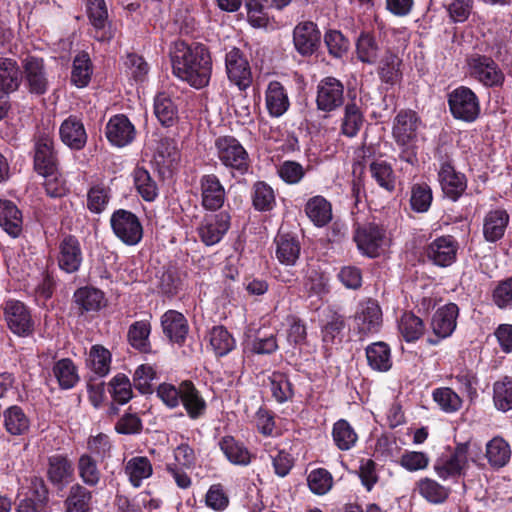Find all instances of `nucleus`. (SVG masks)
Masks as SVG:
<instances>
[{"label":"nucleus","instance_id":"nucleus-1","mask_svg":"<svg viewBox=\"0 0 512 512\" xmlns=\"http://www.w3.org/2000/svg\"><path fill=\"white\" fill-rule=\"evenodd\" d=\"M171 62L174 75L190 86L200 89L208 85L212 61L205 46L188 45L184 41H176L171 50Z\"/></svg>","mask_w":512,"mask_h":512},{"label":"nucleus","instance_id":"nucleus-2","mask_svg":"<svg viewBox=\"0 0 512 512\" xmlns=\"http://www.w3.org/2000/svg\"><path fill=\"white\" fill-rule=\"evenodd\" d=\"M470 460L480 465L479 458L471 455V445L468 442L458 443L454 450L439 456L434 463V472L442 480L457 479L466 474Z\"/></svg>","mask_w":512,"mask_h":512},{"label":"nucleus","instance_id":"nucleus-3","mask_svg":"<svg viewBox=\"0 0 512 512\" xmlns=\"http://www.w3.org/2000/svg\"><path fill=\"white\" fill-rule=\"evenodd\" d=\"M215 155L221 164L232 173L244 175L250 166L249 154L233 136H219L214 142Z\"/></svg>","mask_w":512,"mask_h":512},{"label":"nucleus","instance_id":"nucleus-4","mask_svg":"<svg viewBox=\"0 0 512 512\" xmlns=\"http://www.w3.org/2000/svg\"><path fill=\"white\" fill-rule=\"evenodd\" d=\"M418 128V118L412 111H401L397 114L393 124V137L402 147L400 159L413 165L417 162L414 141Z\"/></svg>","mask_w":512,"mask_h":512},{"label":"nucleus","instance_id":"nucleus-5","mask_svg":"<svg viewBox=\"0 0 512 512\" xmlns=\"http://www.w3.org/2000/svg\"><path fill=\"white\" fill-rule=\"evenodd\" d=\"M110 225L115 236L126 245L134 246L143 237V227L139 218L128 210L114 211L110 217Z\"/></svg>","mask_w":512,"mask_h":512},{"label":"nucleus","instance_id":"nucleus-6","mask_svg":"<svg viewBox=\"0 0 512 512\" xmlns=\"http://www.w3.org/2000/svg\"><path fill=\"white\" fill-rule=\"evenodd\" d=\"M448 104L454 118L473 122L480 113V104L476 94L468 87L461 86L448 95Z\"/></svg>","mask_w":512,"mask_h":512},{"label":"nucleus","instance_id":"nucleus-7","mask_svg":"<svg viewBox=\"0 0 512 512\" xmlns=\"http://www.w3.org/2000/svg\"><path fill=\"white\" fill-rule=\"evenodd\" d=\"M354 241L360 253L370 258L379 256L388 245L385 231L372 223L358 226L354 233Z\"/></svg>","mask_w":512,"mask_h":512},{"label":"nucleus","instance_id":"nucleus-8","mask_svg":"<svg viewBox=\"0 0 512 512\" xmlns=\"http://www.w3.org/2000/svg\"><path fill=\"white\" fill-rule=\"evenodd\" d=\"M469 75L486 87L500 86L505 76L498 64L485 55H472L467 59Z\"/></svg>","mask_w":512,"mask_h":512},{"label":"nucleus","instance_id":"nucleus-9","mask_svg":"<svg viewBox=\"0 0 512 512\" xmlns=\"http://www.w3.org/2000/svg\"><path fill=\"white\" fill-rule=\"evenodd\" d=\"M230 228V215L227 212L207 214L196 228L197 235L206 246L219 243Z\"/></svg>","mask_w":512,"mask_h":512},{"label":"nucleus","instance_id":"nucleus-10","mask_svg":"<svg viewBox=\"0 0 512 512\" xmlns=\"http://www.w3.org/2000/svg\"><path fill=\"white\" fill-rule=\"evenodd\" d=\"M4 319L8 328L18 336H28L33 331V321L30 312L18 300H8L5 303Z\"/></svg>","mask_w":512,"mask_h":512},{"label":"nucleus","instance_id":"nucleus-11","mask_svg":"<svg viewBox=\"0 0 512 512\" xmlns=\"http://www.w3.org/2000/svg\"><path fill=\"white\" fill-rule=\"evenodd\" d=\"M383 323V313L377 301L368 299L359 303L355 324L358 332L367 335L377 333Z\"/></svg>","mask_w":512,"mask_h":512},{"label":"nucleus","instance_id":"nucleus-12","mask_svg":"<svg viewBox=\"0 0 512 512\" xmlns=\"http://www.w3.org/2000/svg\"><path fill=\"white\" fill-rule=\"evenodd\" d=\"M344 86L334 77L323 78L317 86V107L321 111L330 112L343 104Z\"/></svg>","mask_w":512,"mask_h":512},{"label":"nucleus","instance_id":"nucleus-13","mask_svg":"<svg viewBox=\"0 0 512 512\" xmlns=\"http://www.w3.org/2000/svg\"><path fill=\"white\" fill-rule=\"evenodd\" d=\"M458 314V306L454 303H449L439 308L431 320V329L437 339L428 338V342L436 345L440 340L451 336L457 325Z\"/></svg>","mask_w":512,"mask_h":512},{"label":"nucleus","instance_id":"nucleus-14","mask_svg":"<svg viewBox=\"0 0 512 512\" xmlns=\"http://www.w3.org/2000/svg\"><path fill=\"white\" fill-rule=\"evenodd\" d=\"M226 72L229 80L240 90L247 89L252 83L249 63L239 49L233 48L225 57Z\"/></svg>","mask_w":512,"mask_h":512},{"label":"nucleus","instance_id":"nucleus-15","mask_svg":"<svg viewBox=\"0 0 512 512\" xmlns=\"http://www.w3.org/2000/svg\"><path fill=\"white\" fill-rule=\"evenodd\" d=\"M458 242L454 237L440 236L427 247L426 254L430 261L440 267L450 266L456 260Z\"/></svg>","mask_w":512,"mask_h":512},{"label":"nucleus","instance_id":"nucleus-16","mask_svg":"<svg viewBox=\"0 0 512 512\" xmlns=\"http://www.w3.org/2000/svg\"><path fill=\"white\" fill-rule=\"evenodd\" d=\"M201 204L206 210L220 209L226 198L224 186L214 174L203 175L200 179Z\"/></svg>","mask_w":512,"mask_h":512},{"label":"nucleus","instance_id":"nucleus-17","mask_svg":"<svg viewBox=\"0 0 512 512\" xmlns=\"http://www.w3.org/2000/svg\"><path fill=\"white\" fill-rule=\"evenodd\" d=\"M34 168L44 177H51L56 171L53 139L48 135L40 136L35 143Z\"/></svg>","mask_w":512,"mask_h":512},{"label":"nucleus","instance_id":"nucleus-18","mask_svg":"<svg viewBox=\"0 0 512 512\" xmlns=\"http://www.w3.org/2000/svg\"><path fill=\"white\" fill-rule=\"evenodd\" d=\"M320 39V31L313 22H302L294 28V46L301 55L313 54L320 44Z\"/></svg>","mask_w":512,"mask_h":512},{"label":"nucleus","instance_id":"nucleus-19","mask_svg":"<svg viewBox=\"0 0 512 512\" xmlns=\"http://www.w3.org/2000/svg\"><path fill=\"white\" fill-rule=\"evenodd\" d=\"M83 260L82 250L78 239L66 236L59 244L58 265L67 273L79 270Z\"/></svg>","mask_w":512,"mask_h":512},{"label":"nucleus","instance_id":"nucleus-20","mask_svg":"<svg viewBox=\"0 0 512 512\" xmlns=\"http://www.w3.org/2000/svg\"><path fill=\"white\" fill-rule=\"evenodd\" d=\"M106 137L112 145L124 147L134 140L135 128L126 116L115 115L106 125Z\"/></svg>","mask_w":512,"mask_h":512},{"label":"nucleus","instance_id":"nucleus-21","mask_svg":"<svg viewBox=\"0 0 512 512\" xmlns=\"http://www.w3.org/2000/svg\"><path fill=\"white\" fill-rule=\"evenodd\" d=\"M87 13L95 29V38L108 41L113 37V31L108 24V11L104 0H87Z\"/></svg>","mask_w":512,"mask_h":512},{"label":"nucleus","instance_id":"nucleus-22","mask_svg":"<svg viewBox=\"0 0 512 512\" xmlns=\"http://www.w3.org/2000/svg\"><path fill=\"white\" fill-rule=\"evenodd\" d=\"M62 142L69 148L81 150L87 142V133L82 121L76 116H69L60 126Z\"/></svg>","mask_w":512,"mask_h":512},{"label":"nucleus","instance_id":"nucleus-23","mask_svg":"<svg viewBox=\"0 0 512 512\" xmlns=\"http://www.w3.org/2000/svg\"><path fill=\"white\" fill-rule=\"evenodd\" d=\"M439 182L445 196L456 201L466 189V179L448 163L442 164L439 171Z\"/></svg>","mask_w":512,"mask_h":512},{"label":"nucleus","instance_id":"nucleus-24","mask_svg":"<svg viewBox=\"0 0 512 512\" xmlns=\"http://www.w3.org/2000/svg\"><path fill=\"white\" fill-rule=\"evenodd\" d=\"M509 223V215L503 209L489 211L483 219V236L487 242L500 240Z\"/></svg>","mask_w":512,"mask_h":512},{"label":"nucleus","instance_id":"nucleus-25","mask_svg":"<svg viewBox=\"0 0 512 512\" xmlns=\"http://www.w3.org/2000/svg\"><path fill=\"white\" fill-rule=\"evenodd\" d=\"M163 333L175 343H182L188 334V323L184 315L175 310H168L161 317Z\"/></svg>","mask_w":512,"mask_h":512},{"label":"nucleus","instance_id":"nucleus-26","mask_svg":"<svg viewBox=\"0 0 512 512\" xmlns=\"http://www.w3.org/2000/svg\"><path fill=\"white\" fill-rule=\"evenodd\" d=\"M23 218L18 207L9 200H0V226L12 237L22 231Z\"/></svg>","mask_w":512,"mask_h":512},{"label":"nucleus","instance_id":"nucleus-27","mask_svg":"<svg viewBox=\"0 0 512 512\" xmlns=\"http://www.w3.org/2000/svg\"><path fill=\"white\" fill-rule=\"evenodd\" d=\"M219 446L227 460L239 466H247L251 463L252 454L247 447L232 436L223 437Z\"/></svg>","mask_w":512,"mask_h":512},{"label":"nucleus","instance_id":"nucleus-28","mask_svg":"<svg viewBox=\"0 0 512 512\" xmlns=\"http://www.w3.org/2000/svg\"><path fill=\"white\" fill-rule=\"evenodd\" d=\"M305 213L317 227H323L332 220L331 203L320 195L313 196L306 202Z\"/></svg>","mask_w":512,"mask_h":512},{"label":"nucleus","instance_id":"nucleus-29","mask_svg":"<svg viewBox=\"0 0 512 512\" xmlns=\"http://www.w3.org/2000/svg\"><path fill=\"white\" fill-rule=\"evenodd\" d=\"M25 78L32 93L43 94L46 92L48 80L42 60L37 58H28L26 60Z\"/></svg>","mask_w":512,"mask_h":512},{"label":"nucleus","instance_id":"nucleus-30","mask_svg":"<svg viewBox=\"0 0 512 512\" xmlns=\"http://www.w3.org/2000/svg\"><path fill=\"white\" fill-rule=\"evenodd\" d=\"M266 106L269 114L274 117L282 116L289 108L287 93L278 81L269 83L266 90Z\"/></svg>","mask_w":512,"mask_h":512},{"label":"nucleus","instance_id":"nucleus-31","mask_svg":"<svg viewBox=\"0 0 512 512\" xmlns=\"http://www.w3.org/2000/svg\"><path fill=\"white\" fill-rule=\"evenodd\" d=\"M124 472L135 488L142 485L145 479L152 476L153 468L150 460L144 456H135L125 463Z\"/></svg>","mask_w":512,"mask_h":512},{"label":"nucleus","instance_id":"nucleus-32","mask_svg":"<svg viewBox=\"0 0 512 512\" xmlns=\"http://www.w3.org/2000/svg\"><path fill=\"white\" fill-rule=\"evenodd\" d=\"M180 403L183 404L187 414L192 419H197L203 415L206 410L205 400L190 381L182 382V395Z\"/></svg>","mask_w":512,"mask_h":512},{"label":"nucleus","instance_id":"nucleus-33","mask_svg":"<svg viewBox=\"0 0 512 512\" xmlns=\"http://www.w3.org/2000/svg\"><path fill=\"white\" fill-rule=\"evenodd\" d=\"M368 365L375 371L387 372L392 367L391 350L385 342H375L367 346Z\"/></svg>","mask_w":512,"mask_h":512},{"label":"nucleus","instance_id":"nucleus-34","mask_svg":"<svg viewBox=\"0 0 512 512\" xmlns=\"http://www.w3.org/2000/svg\"><path fill=\"white\" fill-rule=\"evenodd\" d=\"M21 82V71L16 61L0 58V93H11L18 89Z\"/></svg>","mask_w":512,"mask_h":512},{"label":"nucleus","instance_id":"nucleus-35","mask_svg":"<svg viewBox=\"0 0 512 512\" xmlns=\"http://www.w3.org/2000/svg\"><path fill=\"white\" fill-rule=\"evenodd\" d=\"M3 424L13 436L24 435L30 428V419L19 406H10L3 412Z\"/></svg>","mask_w":512,"mask_h":512},{"label":"nucleus","instance_id":"nucleus-36","mask_svg":"<svg viewBox=\"0 0 512 512\" xmlns=\"http://www.w3.org/2000/svg\"><path fill=\"white\" fill-rule=\"evenodd\" d=\"M300 250L299 241L289 234L280 235L276 239V257L283 265H295L299 258Z\"/></svg>","mask_w":512,"mask_h":512},{"label":"nucleus","instance_id":"nucleus-37","mask_svg":"<svg viewBox=\"0 0 512 512\" xmlns=\"http://www.w3.org/2000/svg\"><path fill=\"white\" fill-rule=\"evenodd\" d=\"M511 449L502 437H494L486 444L485 458L493 468H502L510 460Z\"/></svg>","mask_w":512,"mask_h":512},{"label":"nucleus","instance_id":"nucleus-38","mask_svg":"<svg viewBox=\"0 0 512 512\" xmlns=\"http://www.w3.org/2000/svg\"><path fill=\"white\" fill-rule=\"evenodd\" d=\"M111 358V353L108 349L96 344L90 348L86 365L95 375L104 377L110 372Z\"/></svg>","mask_w":512,"mask_h":512},{"label":"nucleus","instance_id":"nucleus-39","mask_svg":"<svg viewBox=\"0 0 512 512\" xmlns=\"http://www.w3.org/2000/svg\"><path fill=\"white\" fill-rule=\"evenodd\" d=\"M415 490L426 501L441 504L449 496V489L432 478L424 477L417 481Z\"/></svg>","mask_w":512,"mask_h":512},{"label":"nucleus","instance_id":"nucleus-40","mask_svg":"<svg viewBox=\"0 0 512 512\" xmlns=\"http://www.w3.org/2000/svg\"><path fill=\"white\" fill-rule=\"evenodd\" d=\"M48 478L54 484H66L73 477L74 468L67 457L54 455L49 458Z\"/></svg>","mask_w":512,"mask_h":512},{"label":"nucleus","instance_id":"nucleus-41","mask_svg":"<svg viewBox=\"0 0 512 512\" xmlns=\"http://www.w3.org/2000/svg\"><path fill=\"white\" fill-rule=\"evenodd\" d=\"M371 177L376 183L388 192H392L396 185V176L392 166L384 160H375L369 165Z\"/></svg>","mask_w":512,"mask_h":512},{"label":"nucleus","instance_id":"nucleus-42","mask_svg":"<svg viewBox=\"0 0 512 512\" xmlns=\"http://www.w3.org/2000/svg\"><path fill=\"white\" fill-rule=\"evenodd\" d=\"M75 302L84 311H98L105 306V297L102 291L93 287L79 288L74 294Z\"/></svg>","mask_w":512,"mask_h":512},{"label":"nucleus","instance_id":"nucleus-43","mask_svg":"<svg viewBox=\"0 0 512 512\" xmlns=\"http://www.w3.org/2000/svg\"><path fill=\"white\" fill-rule=\"evenodd\" d=\"M53 375L62 389H70L79 380L77 368L68 358L57 361L53 366Z\"/></svg>","mask_w":512,"mask_h":512},{"label":"nucleus","instance_id":"nucleus-44","mask_svg":"<svg viewBox=\"0 0 512 512\" xmlns=\"http://www.w3.org/2000/svg\"><path fill=\"white\" fill-rule=\"evenodd\" d=\"M209 343L217 356H225L235 347V340L223 326H215L209 332Z\"/></svg>","mask_w":512,"mask_h":512},{"label":"nucleus","instance_id":"nucleus-45","mask_svg":"<svg viewBox=\"0 0 512 512\" xmlns=\"http://www.w3.org/2000/svg\"><path fill=\"white\" fill-rule=\"evenodd\" d=\"M332 438L340 450L346 451L355 446L358 436L348 421L340 419L333 425Z\"/></svg>","mask_w":512,"mask_h":512},{"label":"nucleus","instance_id":"nucleus-46","mask_svg":"<svg viewBox=\"0 0 512 512\" xmlns=\"http://www.w3.org/2000/svg\"><path fill=\"white\" fill-rule=\"evenodd\" d=\"M177 107L165 93H159L154 100V114L163 126H171L177 119Z\"/></svg>","mask_w":512,"mask_h":512},{"label":"nucleus","instance_id":"nucleus-47","mask_svg":"<svg viewBox=\"0 0 512 512\" xmlns=\"http://www.w3.org/2000/svg\"><path fill=\"white\" fill-rule=\"evenodd\" d=\"M111 199V191L103 183L91 186L87 192V209L94 214L102 213Z\"/></svg>","mask_w":512,"mask_h":512},{"label":"nucleus","instance_id":"nucleus-48","mask_svg":"<svg viewBox=\"0 0 512 512\" xmlns=\"http://www.w3.org/2000/svg\"><path fill=\"white\" fill-rule=\"evenodd\" d=\"M134 185L141 197L148 202H152L158 196L156 182L151 178L149 172L141 167L133 171Z\"/></svg>","mask_w":512,"mask_h":512},{"label":"nucleus","instance_id":"nucleus-49","mask_svg":"<svg viewBox=\"0 0 512 512\" xmlns=\"http://www.w3.org/2000/svg\"><path fill=\"white\" fill-rule=\"evenodd\" d=\"M179 158L177 143L174 139L164 137L157 144L154 160L157 165L170 168Z\"/></svg>","mask_w":512,"mask_h":512},{"label":"nucleus","instance_id":"nucleus-50","mask_svg":"<svg viewBox=\"0 0 512 512\" xmlns=\"http://www.w3.org/2000/svg\"><path fill=\"white\" fill-rule=\"evenodd\" d=\"M92 69L90 58L87 53L78 54L73 61L71 82L78 88L88 85L91 79Z\"/></svg>","mask_w":512,"mask_h":512},{"label":"nucleus","instance_id":"nucleus-51","mask_svg":"<svg viewBox=\"0 0 512 512\" xmlns=\"http://www.w3.org/2000/svg\"><path fill=\"white\" fill-rule=\"evenodd\" d=\"M398 328L406 342L418 340L425 330L423 321L412 313H405L401 317Z\"/></svg>","mask_w":512,"mask_h":512},{"label":"nucleus","instance_id":"nucleus-52","mask_svg":"<svg viewBox=\"0 0 512 512\" xmlns=\"http://www.w3.org/2000/svg\"><path fill=\"white\" fill-rule=\"evenodd\" d=\"M78 473L82 481L88 486H96L101 479V472L97 462L90 454H83L78 460Z\"/></svg>","mask_w":512,"mask_h":512},{"label":"nucleus","instance_id":"nucleus-53","mask_svg":"<svg viewBox=\"0 0 512 512\" xmlns=\"http://www.w3.org/2000/svg\"><path fill=\"white\" fill-rule=\"evenodd\" d=\"M91 497V492L83 486L79 484L72 486L66 500L67 512H88Z\"/></svg>","mask_w":512,"mask_h":512},{"label":"nucleus","instance_id":"nucleus-54","mask_svg":"<svg viewBox=\"0 0 512 512\" xmlns=\"http://www.w3.org/2000/svg\"><path fill=\"white\" fill-rule=\"evenodd\" d=\"M433 400L437 403L439 408L446 413H454L462 406L460 396L455 393L451 388L442 387L433 391Z\"/></svg>","mask_w":512,"mask_h":512},{"label":"nucleus","instance_id":"nucleus-55","mask_svg":"<svg viewBox=\"0 0 512 512\" xmlns=\"http://www.w3.org/2000/svg\"><path fill=\"white\" fill-rule=\"evenodd\" d=\"M493 400L498 410L505 412L512 409V379L505 377L495 382Z\"/></svg>","mask_w":512,"mask_h":512},{"label":"nucleus","instance_id":"nucleus-56","mask_svg":"<svg viewBox=\"0 0 512 512\" xmlns=\"http://www.w3.org/2000/svg\"><path fill=\"white\" fill-rule=\"evenodd\" d=\"M357 56L362 62L374 63L379 54L375 38L368 32H362L356 43Z\"/></svg>","mask_w":512,"mask_h":512},{"label":"nucleus","instance_id":"nucleus-57","mask_svg":"<svg viewBox=\"0 0 512 512\" xmlns=\"http://www.w3.org/2000/svg\"><path fill=\"white\" fill-rule=\"evenodd\" d=\"M432 190L425 184H414L411 188L410 205L411 209L417 213L428 211L432 203Z\"/></svg>","mask_w":512,"mask_h":512},{"label":"nucleus","instance_id":"nucleus-58","mask_svg":"<svg viewBox=\"0 0 512 512\" xmlns=\"http://www.w3.org/2000/svg\"><path fill=\"white\" fill-rule=\"evenodd\" d=\"M307 483L312 493L324 495L331 490L333 477L326 469L317 468L308 474Z\"/></svg>","mask_w":512,"mask_h":512},{"label":"nucleus","instance_id":"nucleus-59","mask_svg":"<svg viewBox=\"0 0 512 512\" xmlns=\"http://www.w3.org/2000/svg\"><path fill=\"white\" fill-rule=\"evenodd\" d=\"M253 205L258 211H269L275 205L273 189L265 182H257L253 187Z\"/></svg>","mask_w":512,"mask_h":512},{"label":"nucleus","instance_id":"nucleus-60","mask_svg":"<svg viewBox=\"0 0 512 512\" xmlns=\"http://www.w3.org/2000/svg\"><path fill=\"white\" fill-rule=\"evenodd\" d=\"M205 505L216 511L223 512L229 506L230 500L227 491L222 484L211 485L205 494Z\"/></svg>","mask_w":512,"mask_h":512},{"label":"nucleus","instance_id":"nucleus-61","mask_svg":"<svg viewBox=\"0 0 512 512\" xmlns=\"http://www.w3.org/2000/svg\"><path fill=\"white\" fill-rule=\"evenodd\" d=\"M363 124V115L359 107L352 103L345 107L344 119L342 122V132L348 137H354L359 132Z\"/></svg>","mask_w":512,"mask_h":512},{"label":"nucleus","instance_id":"nucleus-62","mask_svg":"<svg viewBox=\"0 0 512 512\" xmlns=\"http://www.w3.org/2000/svg\"><path fill=\"white\" fill-rule=\"evenodd\" d=\"M110 393L114 401L126 404L132 398V388L129 378L124 374H117L110 381Z\"/></svg>","mask_w":512,"mask_h":512},{"label":"nucleus","instance_id":"nucleus-63","mask_svg":"<svg viewBox=\"0 0 512 512\" xmlns=\"http://www.w3.org/2000/svg\"><path fill=\"white\" fill-rule=\"evenodd\" d=\"M430 462L429 456L420 451H405L399 460V464L409 472L424 470Z\"/></svg>","mask_w":512,"mask_h":512},{"label":"nucleus","instance_id":"nucleus-64","mask_svg":"<svg viewBox=\"0 0 512 512\" xmlns=\"http://www.w3.org/2000/svg\"><path fill=\"white\" fill-rule=\"evenodd\" d=\"M150 335V324L147 321H137L129 329L128 337L131 345L136 349L146 351L148 348V337Z\"/></svg>","mask_w":512,"mask_h":512}]
</instances>
